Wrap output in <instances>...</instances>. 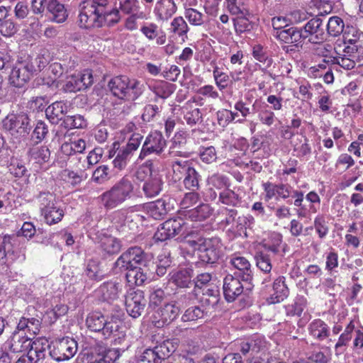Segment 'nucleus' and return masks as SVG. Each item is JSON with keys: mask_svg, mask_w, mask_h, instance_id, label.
I'll return each mask as SVG.
<instances>
[{"mask_svg": "<svg viewBox=\"0 0 363 363\" xmlns=\"http://www.w3.org/2000/svg\"><path fill=\"white\" fill-rule=\"evenodd\" d=\"M184 249L197 251L200 259L206 263H214L221 253L222 243L218 238H203L196 233L188 235L182 245Z\"/></svg>", "mask_w": 363, "mask_h": 363, "instance_id": "nucleus-1", "label": "nucleus"}, {"mask_svg": "<svg viewBox=\"0 0 363 363\" xmlns=\"http://www.w3.org/2000/svg\"><path fill=\"white\" fill-rule=\"evenodd\" d=\"M133 190L134 186L131 180L127 177H123L109 190L101 194L104 206L107 209L117 207L132 197Z\"/></svg>", "mask_w": 363, "mask_h": 363, "instance_id": "nucleus-2", "label": "nucleus"}, {"mask_svg": "<svg viewBox=\"0 0 363 363\" xmlns=\"http://www.w3.org/2000/svg\"><path fill=\"white\" fill-rule=\"evenodd\" d=\"M112 94L121 99L134 101L143 93V84L135 79L118 76L111 79L108 84Z\"/></svg>", "mask_w": 363, "mask_h": 363, "instance_id": "nucleus-3", "label": "nucleus"}, {"mask_svg": "<svg viewBox=\"0 0 363 363\" xmlns=\"http://www.w3.org/2000/svg\"><path fill=\"white\" fill-rule=\"evenodd\" d=\"M41 216L51 225L59 223L64 216V210L58 205L55 196L50 192H42L38 196Z\"/></svg>", "mask_w": 363, "mask_h": 363, "instance_id": "nucleus-4", "label": "nucleus"}, {"mask_svg": "<svg viewBox=\"0 0 363 363\" xmlns=\"http://www.w3.org/2000/svg\"><path fill=\"white\" fill-rule=\"evenodd\" d=\"M341 45H335L331 54V64L338 65L345 69L350 70L354 67L356 61L363 65V49L355 50L354 47L345 46L341 53Z\"/></svg>", "mask_w": 363, "mask_h": 363, "instance_id": "nucleus-5", "label": "nucleus"}, {"mask_svg": "<svg viewBox=\"0 0 363 363\" xmlns=\"http://www.w3.org/2000/svg\"><path fill=\"white\" fill-rule=\"evenodd\" d=\"M4 130L15 138L24 137L30 130V119L24 113H9L2 121Z\"/></svg>", "mask_w": 363, "mask_h": 363, "instance_id": "nucleus-6", "label": "nucleus"}, {"mask_svg": "<svg viewBox=\"0 0 363 363\" xmlns=\"http://www.w3.org/2000/svg\"><path fill=\"white\" fill-rule=\"evenodd\" d=\"M138 211L143 210L147 215L156 220L162 219L172 208L170 198L164 197L155 201L138 206Z\"/></svg>", "mask_w": 363, "mask_h": 363, "instance_id": "nucleus-7", "label": "nucleus"}, {"mask_svg": "<svg viewBox=\"0 0 363 363\" xmlns=\"http://www.w3.org/2000/svg\"><path fill=\"white\" fill-rule=\"evenodd\" d=\"M166 145V140L161 133L151 132L145 140L138 159L143 160L151 154L160 155Z\"/></svg>", "mask_w": 363, "mask_h": 363, "instance_id": "nucleus-8", "label": "nucleus"}, {"mask_svg": "<svg viewBox=\"0 0 363 363\" xmlns=\"http://www.w3.org/2000/svg\"><path fill=\"white\" fill-rule=\"evenodd\" d=\"M187 223L181 217L169 219L164 222L157 228L155 238L159 241H165L181 233Z\"/></svg>", "mask_w": 363, "mask_h": 363, "instance_id": "nucleus-9", "label": "nucleus"}, {"mask_svg": "<svg viewBox=\"0 0 363 363\" xmlns=\"http://www.w3.org/2000/svg\"><path fill=\"white\" fill-rule=\"evenodd\" d=\"M145 255L140 247H135L123 252L116 261L115 267L120 271L137 267L144 260Z\"/></svg>", "mask_w": 363, "mask_h": 363, "instance_id": "nucleus-10", "label": "nucleus"}, {"mask_svg": "<svg viewBox=\"0 0 363 363\" xmlns=\"http://www.w3.org/2000/svg\"><path fill=\"white\" fill-rule=\"evenodd\" d=\"M35 342V340L28 337L24 332L13 331L4 347L5 350H9L13 353L26 352L33 349Z\"/></svg>", "mask_w": 363, "mask_h": 363, "instance_id": "nucleus-11", "label": "nucleus"}, {"mask_svg": "<svg viewBox=\"0 0 363 363\" xmlns=\"http://www.w3.org/2000/svg\"><path fill=\"white\" fill-rule=\"evenodd\" d=\"M77 351V342L72 338L65 337L56 343L50 354L54 359L60 362L69 359L76 354Z\"/></svg>", "mask_w": 363, "mask_h": 363, "instance_id": "nucleus-12", "label": "nucleus"}, {"mask_svg": "<svg viewBox=\"0 0 363 363\" xmlns=\"http://www.w3.org/2000/svg\"><path fill=\"white\" fill-rule=\"evenodd\" d=\"M179 308L173 303L164 304L152 315V322L157 328H162L171 323L179 314Z\"/></svg>", "mask_w": 363, "mask_h": 363, "instance_id": "nucleus-13", "label": "nucleus"}, {"mask_svg": "<svg viewBox=\"0 0 363 363\" xmlns=\"http://www.w3.org/2000/svg\"><path fill=\"white\" fill-rule=\"evenodd\" d=\"M125 305L127 313L131 317L138 318L146 306L144 293L140 290L128 293L125 296Z\"/></svg>", "mask_w": 363, "mask_h": 363, "instance_id": "nucleus-14", "label": "nucleus"}, {"mask_svg": "<svg viewBox=\"0 0 363 363\" xmlns=\"http://www.w3.org/2000/svg\"><path fill=\"white\" fill-rule=\"evenodd\" d=\"M304 39L312 43H318L323 40L325 33L323 20L319 18L311 19L301 29Z\"/></svg>", "mask_w": 363, "mask_h": 363, "instance_id": "nucleus-15", "label": "nucleus"}, {"mask_svg": "<svg viewBox=\"0 0 363 363\" xmlns=\"http://www.w3.org/2000/svg\"><path fill=\"white\" fill-rule=\"evenodd\" d=\"M105 16L97 11L94 7L88 5L84 7L79 15V24L80 27L90 28L102 26Z\"/></svg>", "mask_w": 363, "mask_h": 363, "instance_id": "nucleus-16", "label": "nucleus"}, {"mask_svg": "<svg viewBox=\"0 0 363 363\" xmlns=\"http://www.w3.org/2000/svg\"><path fill=\"white\" fill-rule=\"evenodd\" d=\"M230 263L236 269H238L242 276V280L246 286L247 290L251 289L252 286V274L251 264L249 260L240 255H233L230 257Z\"/></svg>", "mask_w": 363, "mask_h": 363, "instance_id": "nucleus-17", "label": "nucleus"}, {"mask_svg": "<svg viewBox=\"0 0 363 363\" xmlns=\"http://www.w3.org/2000/svg\"><path fill=\"white\" fill-rule=\"evenodd\" d=\"M244 288L240 280L231 274L226 275L223 279V294L228 302L234 301L243 293Z\"/></svg>", "mask_w": 363, "mask_h": 363, "instance_id": "nucleus-18", "label": "nucleus"}, {"mask_svg": "<svg viewBox=\"0 0 363 363\" xmlns=\"http://www.w3.org/2000/svg\"><path fill=\"white\" fill-rule=\"evenodd\" d=\"M48 347V342L47 340H35L33 349L26 352V354L20 357L16 363H38V361L45 358Z\"/></svg>", "mask_w": 363, "mask_h": 363, "instance_id": "nucleus-19", "label": "nucleus"}, {"mask_svg": "<svg viewBox=\"0 0 363 363\" xmlns=\"http://www.w3.org/2000/svg\"><path fill=\"white\" fill-rule=\"evenodd\" d=\"M262 186L265 192L264 199L266 201H269L273 198L277 200L279 199H286L292 193V187L287 184L265 182L262 184Z\"/></svg>", "mask_w": 363, "mask_h": 363, "instance_id": "nucleus-20", "label": "nucleus"}, {"mask_svg": "<svg viewBox=\"0 0 363 363\" xmlns=\"http://www.w3.org/2000/svg\"><path fill=\"white\" fill-rule=\"evenodd\" d=\"M31 74L29 64L18 62L11 72L9 82L14 86L21 87L28 81Z\"/></svg>", "mask_w": 363, "mask_h": 363, "instance_id": "nucleus-21", "label": "nucleus"}, {"mask_svg": "<svg viewBox=\"0 0 363 363\" xmlns=\"http://www.w3.org/2000/svg\"><path fill=\"white\" fill-rule=\"evenodd\" d=\"M123 286L116 281H107L102 284L96 290L97 296L104 301H111L117 299L122 292Z\"/></svg>", "mask_w": 363, "mask_h": 363, "instance_id": "nucleus-22", "label": "nucleus"}, {"mask_svg": "<svg viewBox=\"0 0 363 363\" xmlns=\"http://www.w3.org/2000/svg\"><path fill=\"white\" fill-rule=\"evenodd\" d=\"M177 6L174 0H158L154 9L157 20L168 21L177 12Z\"/></svg>", "mask_w": 363, "mask_h": 363, "instance_id": "nucleus-23", "label": "nucleus"}, {"mask_svg": "<svg viewBox=\"0 0 363 363\" xmlns=\"http://www.w3.org/2000/svg\"><path fill=\"white\" fill-rule=\"evenodd\" d=\"M273 291L274 293L267 299L270 304L280 303L288 297L289 289L285 284L284 277H279L275 279L273 284Z\"/></svg>", "mask_w": 363, "mask_h": 363, "instance_id": "nucleus-24", "label": "nucleus"}, {"mask_svg": "<svg viewBox=\"0 0 363 363\" xmlns=\"http://www.w3.org/2000/svg\"><path fill=\"white\" fill-rule=\"evenodd\" d=\"M163 185L162 176L155 172L152 177L148 178L144 183L143 190L147 197H154L160 194Z\"/></svg>", "mask_w": 363, "mask_h": 363, "instance_id": "nucleus-25", "label": "nucleus"}, {"mask_svg": "<svg viewBox=\"0 0 363 363\" xmlns=\"http://www.w3.org/2000/svg\"><path fill=\"white\" fill-rule=\"evenodd\" d=\"M67 112V106L62 101H55L45 110L48 120L52 123H58Z\"/></svg>", "mask_w": 363, "mask_h": 363, "instance_id": "nucleus-26", "label": "nucleus"}, {"mask_svg": "<svg viewBox=\"0 0 363 363\" xmlns=\"http://www.w3.org/2000/svg\"><path fill=\"white\" fill-rule=\"evenodd\" d=\"M311 335L318 340H324L330 335V328L320 319L313 320L308 326Z\"/></svg>", "mask_w": 363, "mask_h": 363, "instance_id": "nucleus-27", "label": "nucleus"}, {"mask_svg": "<svg viewBox=\"0 0 363 363\" xmlns=\"http://www.w3.org/2000/svg\"><path fill=\"white\" fill-rule=\"evenodd\" d=\"M212 214V209L208 204H201L199 206L184 211L186 219L192 221H201L209 218Z\"/></svg>", "mask_w": 363, "mask_h": 363, "instance_id": "nucleus-28", "label": "nucleus"}, {"mask_svg": "<svg viewBox=\"0 0 363 363\" xmlns=\"http://www.w3.org/2000/svg\"><path fill=\"white\" fill-rule=\"evenodd\" d=\"M47 10L50 15V18L56 23L64 22L68 16L65 6L57 0H52L47 6Z\"/></svg>", "mask_w": 363, "mask_h": 363, "instance_id": "nucleus-29", "label": "nucleus"}, {"mask_svg": "<svg viewBox=\"0 0 363 363\" xmlns=\"http://www.w3.org/2000/svg\"><path fill=\"white\" fill-rule=\"evenodd\" d=\"M354 328V323L351 320L345 327L344 332L340 335L338 340L335 345L336 354H342L345 351V347L352 340Z\"/></svg>", "mask_w": 363, "mask_h": 363, "instance_id": "nucleus-30", "label": "nucleus"}, {"mask_svg": "<svg viewBox=\"0 0 363 363\" xmlns=\"http://www.w3.org/2000/svg\"><path fill=\"white\" fill-rule=\"evenodd\" d=\"M63 69L60 64L53 63L50 65L47 71L48 77H43L42 82L49 87L57 88L59 86L57 79L62 74Z\"/></svg>", "mask_w": 363, "mask_h": 363, "instance_id": "nucleus-31", "label": "nucleus"}, {"mask_svg": "<svg viewBox=\"0 0 363 363\" xmlns=\"http://www.w3.org/2000/svg\"><path fill=\"white\" fill-rule=\"evenodd\" d=\"M137 211H138V206L116 211L111 216V222L117 227L123 226L132 218L130 214Z\"/></svg>", "mask_w": 363, "mask_h": 363, "instance_id": "nucleus-32", "label": "nucleus"}, {"mask_svg": "<svg viewBox=\"0 0 363 363\" xmlns=\"http://www.w3.org/2000/svg\"><path fill=\"white\" fill-rule=\"evenodd\" d=\"M189 30L188 24L182 16L175 17L170 23V33L177 35L183 42H185L188 38Z\"/></svg>", "mask_w": 363, "mask_h": 363, "instance_id": "nucleus-33", "label": "nucleus"}, {"mask_svg": "<svg viewBox=\"0 0 363 363\" xmlns=\"http://www.w3.org/2000/svg\"><path fill=\"white\" fill-rule=\"evenodd\" d=\"M277 37L281 41L289 44L299 43L304 40L302 30L295 28L280 30L278 32Z\"/></svg>", "mask_w": 363, "mask_h": 363, "instance_id": "nucleus-34", "label": "nucleus"}, {"mask_svg": "<svg viewBox=\"0 0 363 363\" xmlns=\"http://www.w3.org/2000/svg\"><path fill=\"white\" fill-rule=\"evenodd\" d=\"M105 323V316L99 311H94L89 313L86 319V325L87 328L93 332L100 333L101 328L104 327Z\"/></svg>", "mask_w": 363, "mask_h": 363, "instance_id": "nucleus-35", "label": "nucleus"}, {"mask_svg": "<svg viewBox=\"0 0 363 363\" xmlns=\"http://www.w3.org/2000/svg\"><path fill=\"white\" fill-rule=\"evenodd\" d=\"M109 3L110 0H90V2L87 5L96 9L98 12L104 15L105 17L108 15H114L115 18L113 20L117 22L119 19V11L116 9L113 11L109 10L108 8Z\"/></svg>", "mask_w": 363, "mask_h": 363, "instance_id": "nucleus-36", "label": "nucleus"}, {"mask_svg": "<svg viewBox=\"0 0 363 363\" xmlns=\"http://www.w3.org/2000/svg\"><path fill=\"white\" fill-rule=\"evenodd\" d=\"M192 274L193 272L191 269H184L174 274L171 277V280L177 286L182 288L189 287V284H192Z\"/></svg>", "mask_w": 363, "mask_h": 363, "instance_id": "nucleus-37", "label": "nucleus"}, {"mask_svg": "<svg viewBox=\"0 0 363 363\" xmlns=\"http://www.w3.org/2000/svg\"><path fill=\"white\" fill-rule=\"evenodd\" d=\"M50 61V52L47 50H42L37 57L29 65L30 72H40L44 69Z\"/></svg>", "mask_w": 363, "mask_h": 363, "instance_id": "nucleus-38", "label": "nucleus"}, {"mask_svg": "<svg viewBox=\"0 0 363 363\" xmlns=\"http://www.w3.org/2000/svg\"><path fill=\"white\" fill-rule=\"evenodd\" d=\"M126 279L130 285L140 286L147 280V274L140 267L126 270Z\"/></svg>", "mask_w": 363, "mask_h": 363, "instance_id": "nucleus-39", "label": "nucleus"}, {"mask_svg": "<svg viewBox=\"0 0 363 363\" xmlns=\"http://www.w3.org/2000/svg\"><path fill=\"white\" fill-rule=\"evenodd\" d=\"M120 9L125 14L137 15L138 18H143L145 14L140 11V0H124L120 3Z\"/></svg>", "mask_w": 363, "mask_h": 363, "instance_id": "nucleus-40", "label": "nucleus"}, {"mask_svg": "<svg viewBox=\"0 0 363 363\" xmlns=\"http://www.w3.org/2000/svg\"><path fill=\"white\" fill-rule=\"evenodd\" d=\"M191 167V163L188 160L178 159L174 160L172 163L173 178L175 180H180Z\"/></svg>", "mask_w": 363, "mask_h": 363, "instance_id": "nucleus-41", "label": "nucleus"}, {"mask_svg": "<svg viewBox=\"0 0 363 363\" xmlns=\"http://www.w3.org/2000/svg\"><path fill=\"white\" fill-rule=\"evenodd\" d=\"M100 246L102 250L108 255L117 253L121 250L119 241L112 236H105L101 238Z\"/></svg>", "mask_w": 363, "mask_h": 363, "instance_id": "nucleus-42", "label": "nucleus"}, {"mask_svg": "<svg viewBox=\"0 0 363 363\" xmlns=\"http://www.w3.org/2000/svg\"><path fill=\"white\" fill-rule=\"evenodd\" d=\"M30 152V159L40 164L47 162L50 156V150L46 146L33 147Z\"/></svg>", "mask_w": 363, "mask_h": 363, "instance_id": "nucleus-43", "label": "nucleus"}, {"mask_svg": "<svg viewBox=\"0 0 363 363\" xmlns=\"http://www.w3.org/2000/svg\"><path fill=\"white\" fill-rule=\"evenodd\" d=\"M184 16L192 26H201L205 23V16L194 8H186Z\"/></svg>", "mask_w": 363, "mask_h": 363, "instance_id": "nucleus-44", "label": "nucleus"}, {"mask_svg": "<svg viewBox=\"0 0 363 363\" xmlns=\"http://www.w3.org/2000/svg\"><path fill=\"white\" fill-rule=\"evenodd\" d=\"M19 30V26L12 18L0 23V33L5 38L13 37Z\"/></svg>", "mask_w": 363, "mask_h": 363, "instance_id": "nucleus-45", "label": "nucleus"}, {"mask_svg": "<svg viewBox=\"0 0 363 363\" xmlns=\"http://www.w3.org/2000/svg\"><path fill=\"white\" fill-rule=\"evenodd\" d=\"M183 182L185 187L189 190L195 191L199 188V174L193 167L186 173Z\"/></svg>", "mask_w": 363, "mask_h": 363, "instance_id": "nucleus-46", "label": "nucleus"}, {"mask_svg": "<svg viewBox=\"0 0 363 363\" xmlns=\"http://www.w3.org/2000/svg\"><path fill=\"white\" fill-rule=\"evenodd\" d=\"M224 5L228 11L233 16H244L246 9L241 0H225Z\"/></svg>", "mask_w": 363, "mask_h": 363, "instance_id": "nucleus-47", "label": "nucleus"}, {"mask_svg": "<svg viewBox=\"0 0 363 363\" xmlns=\"http://www.w3.org/2000/svg\"><path fill=\"white\" fill-rule=\"evenodd\" d=\"M160 359L164 360L169 357L174 351V346L169 340H165L154 347Z\"/></svg>", "mask_w": 363, "mask_h": 363, "instance_id": "nucleus-48", "label": "nucleus"}, {"mask_svg": "<svg viewBox=\"0 0 363 363\" xmlns=\"http://www.w3.org/2000/svg\"><path fill=\"white\" fill-rule=\"evenodd\" d=\"M344 28L343 21L338 16L330 17L327 24L328 34L333 36L340 35Z\"/></svg>", "mask_w": 363, "mask_h": 363, "instance_id": "nucleus-49", "label": "nucleus"}, {"mask_svg": "<svg viewBox=\"0 0 363 363\" xmlns=\"http://www.w3.org/2000/svg\"><path fill=\"white\" fill-rule=\"evenodd\" d=\"M109 179V167L107 165L99 166L91 176V181L97 184H104Z\"/></svg>", "mask_w": 363, "mask_h": 363, "instance_id": "nucleus-50", "label": "nucleus"}, {"mask_svg": "<svg viewBox=\"0 0 363 363\" xmlns=\"http://www.w3.org/2000/svg\"><path fill=\"white\" fill-rule=\"evenodd\" d=\"M39 321L35 319H26L25 318H22L16 327V329L14 331H20V332H24V330L26 328L28 329L29 331H33L34 333H37V331L39 330Z\"/></svg>", "mask_w": 363, "mask_h": 363, "instance_id": "nucleus-51", "label": "nucleus"}, {"mask_svg": "<svg viewBox=\"0 0 363 363\" xmlns=\"http://www.w3.org/2000/svg\"><path fill=\"white\" fill-rule=\"evenodd\" d=\"M313 225L320 238L328 235L329 228L325 216L318 215L314 219Z\"/></svg>", "mask_w": 363, "mask_h": 363, "instance_id": "nucleus-52", "label": "nucleus"}, {"mask_svg": "<svg viewBox=\"0 0 363 363\" xmlns=\"http://www.w3.org/2000/svg\"><path fill=\"white\" fill-rule=\"evenodd\" d=\"M220 201L226 205L236 206L239 203V197L233 191L225 189L220 193Z\"/></svg>", "mask_w": 363, "mask_h": 363, "instance_id": "nucleus-53", "label": "nucleus"}, {"mask_svg": "<svg viewBox=\"0 0 363 363\" xmlns=\"http://www.w3.org/2000/svg\"><path fill=\"white\" fill-rule=\"evenodd\" d=\"M252 55L255 60L263 62L267 67H269L272 63V60L269 58L263 47L259 44L253 46Z\"/></svg>", "mask_w": 363, "mask_h": 363, "instance_id": "nucleus-54", "label": "nucleus"}, {"mask_svg": "<svg viewBox=\"0 0 363 363\" xmlns=\"http://www.w3.org/2000/svg\"><path fill=\"white\" fill-rule=\"evenodd\" d=\"M158 171L152 169V164L150 162H146L140 166L136 172V178L140 181H146L148 178L152 177V174Z\"/></svg>", "mask_w": 363, "mask_h": 363, "instance_id": "nucleus-55", "label": "nucleus"}, {"mask_svg": "<svg viewBox=\"0 0 363 363\" xmlns=\"http://www.w3.org/2000/svg\"><path fill=\"white\" fill-rule=\"evenodd\" d=\"M203 311L198 306L189 308L184 312L182 319L184 322L195 321L203 317Z\"/></svg>", "mask_w": 363, "mask_h": 363, "instance_id": "nucleus-56", "label": "nucleus"}, {"mask_svg": "<svg viewBox=\"0 0 363 363\" xmlns=\"http://www.w3.org/2000/svg\"><path fill=\"white\" fill-rule=\"evenodd\" d=\"M171 264L169 255L167 253H162L157 257L156 272L159 276H163L166 273L167 268Z\"/></svg>", "mask_w": 363, "mask_h": 363, "instance_id": "nucleus-57", "label": "nucleus"}, {"mask_svg": "<svg viewBox=\"0 0 363 363\" xmlns=\"http://www.w3.org/2000/svg\"><path fill=\"white\" fill-rule=\"evenodd\" d=\"M184 110H186L184 114V119L186 123L191 126L196 124L201 118V113L200 109L198 108L188 110L187 105L183 107Z\"/></svg>", "mask_w": 363, "mask_h": 363, "instance_id": "nucleus-58", "label": "nucleus"}, {"mask_svg": "<svg viewBox=\"0 0 363 363\" xmlns=\"http://www.w3.org/2000/svg\"><path fill=\"white\" fill-rule=\"evenodd\" d=\"M199 156L201 161L206 164H211L217 159L216 151L213 146L202 148Z\"/></svg>", "mask_w": 363, "mask_h": 363, "instance_id": "nucleus-59", "label": "nucleus"}, {"mask_svg": "<svg viewBox=\"0 0 363 363\" xmlns=\"http://www.w3.org/2000/svg\"><path fill=\"white\" fill-rule=\"evenodd\" d=\"M65 173L66 174L65 175L67 177L68 181L74 185L80 184L88 177V174L83 170L77 172L66 170L65 171Z\"/></svg>", "mask_w": 363, "mask_h": 363, "instance_id": "nucleus-60", "label": "nucleus"}, {"mask_svg": "<svg viewBox=\"0 0 363 363\" xmlns=\"http://www.w3.org/2000/svg\"><path fill=\"white\" fill-rule=\"evenodd\" d=\"M213 78L215 79L216 84L220 90H223L227 87L228 82L229 80L228 75L223 72L219 71L218 67H216L213 69Z\"/></svg>", "mask_w": 363, "mask_h": 363, "instance_id": "nucleus-61", "label": "nucleus"}, {"mask_svg": "<svg viewBox=\"0 0 363 363\" xmlns=\"http://www.w3.org/2000/svg\"><path fill=\"white\" fill-rule=\"evenodd\" d=\"M64 89L68 92H76L82 90L79 84V79L77 74H73L67 78Z\"/></svg>", "mask_w": 363, "mask_h": 363, "instance_id": "nucleus-62", "label": "nucleus"}, {"mask_svg": "<svg viewBox=\"0 0 363 363\" xmlns=\"http://www.w3.org/2000/svg\"><path fill=\"white\" fill-rule=\"evenodd\" d=\"M208 185L210 189L215 188L216 189H222L226 186V179L220 174H213L207 179Z\"/></svg>", "mask_w": 363, "mask_h": 363, "instance_id": "nucleus-63", "label": "nucleus"}, {"mask_svg": "<svg viewBox=\"0 0 363 363\" xmlns=\"http://www.w3.org/2000/svg\"><path fill=\"white\" fill-rule=\"evenodd\" d=\"M130 156L131 155L129 154L127 151L124 150L123 149L121 150L116 158L113 160L114 167L120 170L124 169L126 167Z\"/></svg>", "mask_w": 363, "mask_h": 363, "instance_id": "nucleus-64", "label": "nucleus"}]
</instances>
